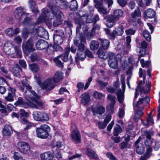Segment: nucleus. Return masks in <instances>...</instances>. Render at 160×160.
Instances as JSON below:
<instances>
[{
  "instance_id": "obj_31",
  "label": "nucleus",
  "mask_w": 160,
  "mask_h": 160,
  "mask_svg": "<svg viewBox=\"0 0 160 160\" xmlns=\"http://www.w3.org/2000/svg\"><path fill=\"white\" fill-rule=\"evenodd\" d=\"M116 94L119 102L122 103L124 99V92H122L121 89L118 90Z\"/></svg>"
},
{
  "instance_id": "obj_61",
  "label": "nucleus",
  "mask_w": 160,
  "mask_h": 160,
  "mask_svg": "<svg viewBox=\"0 0 160 160\" xmlns=\"http://www.w3.org/2000/svg\"><path fill=\"white\" fill-rule=\"evenodd\" d=\"M55 32L56 33L54 36H58L61 37H64V34L62 30H56Z\"/></svg>"
},
{
  "instance_id": "obj_29",
  "label": "nucleus",
  "mask_w": 160,
  "mask_h": 160,
  "mask_svg": "<svg viewBox=\"0 0 160 160\" xmlns=\"http://www.w3.org/2000/svg\"><path fill=\"white\" fill-rule=\"evenodd\" d=\"M108 63L110 67L112 68L116 69L118 67V65L117 58H114L113 59H109Z\"/></svg>"
},
{
  "instance_id": "obj_42",
  "label": "nucleus",
  "mask_w": 160,
  "mask_h": 160,
  "mask_svg": "<svg viewBox=\"0 0 160 160\" xmlns=\"http://www.w3.org/2000/svg\"><path fill=\"white\" fill-rule=\"evenodd\" d=\"M97 53L99 58L104 59H106L108 58V56L106 55L105 52L101 48H100L98 50Z\"/></svg>"
},
{
  "instance_id": "obj_23",
  "label": "nucleus",
  "mask_w": 160,
  "mask_h": 160,
  "mask_svg": "<svg viewBox=\"0 0 160 160\" xmlns=\"http://www.w3.org/2000/svg\"><path fill=\"white\" fill-rule=\"evenodd\" d=\"M155 12L152 9L148 8L144 12L145 17L146 18H152L154 17Z\"/></svg>"
},
{
  "instance_id": "obj_9",
  "label": "nucleus",
  "mask_w": 160,
  "mask_h": 160,
  "mask_svg": "<svg viewBox=\"0 0 160 160\" xmlns=\"http://www.w3.org/2000/svg\"><path fill=\"white\" fill-rule=\"evenodd\" d=\"M79 14L80 17L79 19L81 23L83 24L85 22L90 23L93 22V17L92 15H88L86 12L82 11H80Z\"/></svg>"
},
{
  "instance_id": "obj_57",
  "label": "nucleus",
  "mask_w": 160,
  "mask_h": 160,
  "mask_svg": "<svg viewBox=\"0 0 160 160\" xmlns=\"http://www.w3.org/2000/svg\"><path fill=\"white\" fill-rule=\"evenodd\" d=\"M106 155L111 160H118L117 158L111 152H107L106 153Z\"/></svg>"
},
{
  "instance_id": "obj_32",
  "label": "nucleus",
  "mask_w": 160,
  "mask_h": 160,
  "mask_svg": "<svg viewBox=\"0 0 160 160\" xmlns=\"http://www.w3.org/2000/svg\"><path fill=\"white\" fill-rule=\"evenodd\" d=\"M152 113V112H151L146 121L143 122V125L146 127H148L150 125H152L154 123L153 119L151 117Z\"/></svg>"
},
{
  "instance_id": "obj_33",
  "label": "nucleus",
  "mask_w": 160,
  "mask_h": 160,
  "mask_svg": "<svg viewBox=\"0 0 160 160\" xmlns=\"http://www.w3.org/2000/svg\"><path fill=\"white\" fill-rule=\"evenodd\" d=\"M113 31L116 35L118 36L122 35L124 32L123 27L122 25H120L115 28Z\"/></svg>"
},
{
  "instance_id": "obj_24",
  "label": "nucleus",
  "mask_w": 160,
  "mask_h": 160,
  "mask_svg": "<svg viewBox=\"0 0 160 160\" xmlns=\"http://www.w3.org/2000/svg\"><path fill=\"white\" fill-rule=\"evenodd\" d=\"M108 98L111 101L109 105V109L111 111V112L113 113L114 111L113 107L115 103V97L111 95H108Z\"/></svg>"
},
{
  "instance_id": "obj_50",
  "label": "nucleus",
  "mask_w": 160,
  "mask_h": 160,
  "mask_svg": "<svg viewBox=\"0 0 160 160\" xmlns=\"http://www.w3.org/2000/svg\"><path fill=\"white\" fill-rule=\"evenodd\" d=\"M98 11L101 14L103 15L107 14L109 12L103 6L98 9Z\"/></svg>"
},
{
  "instance_id": "obj_43",
  "label": "nucleus",
  "mask_w": 160,
  "mask_h": 160,
  "mask_svg": "<svg viewBox=\"0 0 160 160\" xmlns=\"http://www.w3.org/2000/svg\"><path fill=\"white\" fill-rule=\"evenodd\" d=\"M42 112L38 111H34L32 113V116L35 120L40 121Z\"/></svg>"
},
{
  "instance_id": "obj_37",
  "label": "nucleus",
  "mask_w": 160,
  "mask_h": 160,
  "mask_svg": "<svg viewBox=\"0 0 160 160\" xmlns=\"http://www.w3.org/2000/svg\"><path fill=\"white\" fill-rule=\"evenodd\" d=\"M64 37L58 36H54L53 37V41L55 45L56 44L60 45L62 43Z\"/></svg>"
},
{
  "instance_id": "obj_10",
  "label": "nucleus",
  "mask_w": 160,
  "mask_h": 160,
  "mask_svg": "<svg viewBox=\"0 0 160 160\" xmlns=\"http://www.w3.org/2000/svg\"><path fill=\"white\" fill-rule=\"evenodd\" d=\"M104 19L106 21V25L109 28H112L118 19L113 14L108 15L104 17Z\"/></svg>"
},
{
  "instance_id": "obj_52",
  "label": "nucleus",
  "mask_w": 160,
  "mask_h": 160,
  "mask_svg": "<svg viewBox=\"0 0 160 160\" xmlns=\"http://www.w3.org/2000/svg\"><path fill=\"white\" fill-rule=\"evenodd\" d=\"M13 157L15 160H25L18 152H15L14 153Z\"/></svg>"
},
{
  "instance_id": "obj_41",
  "label": "nucleus",
  "mask_w": 160,
  "mask_h": 160,
  "mask_svg": "<svg viewBox=\"0 0 160 160\" xmlns=\"http://www.w3.org/2000/svg\"><path fill=\"white\" fill-rule=\"evenodd\" d=\"M131 17L133 19H136L140 17L141 16V13L139 9L135 10L133 12H132L131 14Z\"/></svg>"
},
{
  "instance_id": "obj_6",
  "label": "nucleus",
  "mask_w": 160,
  "mask_h": 160,
  "mask_svg": "<svg viewBox=\"0 0 160 160\" xmlns=\"http://www.w3.org/2000/svg\"><path fill=\"white\" fill-rule=\"evenodd\" d=\"M50 129L49 126L46 124L42 125L40 128H37L36 129L37 136L38 137L45 138L48 136V131Z\"/></svg>"
},
{
  "instance_id": "obj_19",
  "label": "nucleus",
  "mask_w": 160,
  "mask_h": 160,
  "mask_svg": "<svg viewBox=\"0 0 160 160\" xmlns=\"http://www.w3.org/2000/svg\"><path fill=\"white\" fill-rule=\"evenodd\" d=\"M48 46L47 42L43 40H40L38 41L36 44L37 48L40 50L45 49Z\"/></svg>"
},
{
  "instance_id": "obj_34",
  "label": "nucleus",
  "mask_w": 160,
  "mask_h": 160,
  "mask_svg": "<svg viewBox=\"0 0 160 160\" xmlns=\"http://www.w3.org/2000/svg\"><path fill=\"white\" fill-rule=\"evenodd\" d=\"M12 71L13 75L18 77L20 75V72L21 71V69L19 65H16V66L13 67Z\"/></svg>"
},
{
  "instance_id": "obj_54",
  "label": "nucleus",
  "mask_w": 160,
  "mask_h": 160,
  "mask_svg": "<svg viewBox=\"0 0 160 160\" xmlns=\"http://www.w3.org/2000/svg\"><path fill=\"white\" fill-rule=\"evenodd\" d=\"M145 136L146 138V139H152L151 137L153 135V132H152L146 131L144 132Z\"/></svg>"
},
{
  "instance_id": "obj_1",
  "label": "nucleus",
  "mask_w": 160,
  "mask_h": 160,
  "mask_svg": "<svg viewBox=\"0 0 160 160\" xmlns=\"http://www.w3.org/2000/svg\"><path fill=\"white\" fill-rule=\"evenodd\" d=\"M51 9L53 13L47 9H43L42 14L39 17L38 21L39 22H45L49 27L52 25L57 27L62 23V20L61 17L63 13L55 7H52Z\"/></svg>"
},
{
  "instance_id": "obj_22",
  "label": "nucleus",
  "mask_w": 160,
  "mask_h": 160,
  "mask_svg": "<svg viewBox=\"0 0 160 160\" xmlns=\"http://www.w3.org/2000/svg\"><path fill=\"white\" fill-rule=\"evenodd\" d=\"M35 33H37L38 35L40 37L45 38L48 34V32L45 31L44 29L42 27L38 28V30L35 29Z\"/></svg>"
},
{
  "instance_id": "obj_58",
  "label": "nucleus",
  "mask_w": 160,
  "mask_h": 160,
  "mask_svg": "<svg viewBox=\"0 0 160 160\" xmlns=\"http://www.w3.org/2000/svg\"><path fill=\"white\" fill-rule=\"evenodd\" d=\"M107 125L104 121L103 122L99 121L98 122V126L99 129H103L106 127Z\"/></svg>"
},
{
  "instance_id": "obj_44",
  "label": "nucleus",
  "mask_w": 160,
  "mask_h": 160,
  "mask_svg": "<svg viewBox=\"0 0 160 160\" xmlns=\"http://www.w3.org/2000/svg\"><path fill=\"white\" fill-rule=\"evenodd\" d=\"M142 34L145 39L147 42H150L151 40V36L148 31L146 30L142 32Z\"/></svg>"
},
{
  "instance_id": "obj_17",
  "label": "nucleus",
  "mask_w": 160,
  "mask_h": 160,
  "mask_svg": "<svg viewBox=\"0 0 160 160\" xmlns=\"http://www.w3.org/2000/svg\"><path fill=\"white\" fill-rule=\"evenodd\" d=\"M71 138L76 143H79L81 142L80 133L77 130H74L72 132Z\"/></svg>"
},
{
  "instance_id": "obj_2",
  "label": "nucleus",
  "mask_w": 160,
  "mask_h": 160,
  "mask_svg": "<svg viewBox=\"0 0 160 160\" xmlns=\"http://www.w3.org/2000/svg\"><path fill=\"white\" fill-rule=\"evenodd\" d=\"M4 50L6 54L9 55H12L14 58H21L22 52L20 47L13 46L12 43L8 42L5 43L4 46Z\"/></svg>"
},
{
  "instance_id": "obj_20",
  "label": "nucleus",
  "mask_w": 160,
  "mask_h": 160,
  "mask_svg": "<svg viewBox=\"0 0 160 160\" xmlns=\"http://www.w3.org/2000/svg\"><path fill=\"white\" fill-rule=\"evenodd\" d=\"M92 80V77H91L88 79L87 82L86 83L84 87V84L83 83H78L77 85V87L78 88V92H79L80 91V90L83 88L85 90L87 89L89 86L90 83Z\"/></svg>"
},
{
  "instance_id": "obj_45",
  "label": "nucleus",
  "mask_w": 160,
  "mask_h": 160,
  "mask_svg": "<svg viewBox=\"0 0 160 160\" xmlns=\"http://www.w3.org/2000/svg\"><path fill=\"white\" fill-rule=\"evenodd\" d=\"M114 129L113 133L114 135L116 136H117L119 133L122 132V128L120 126L118 125H117L114 127Z\"/></svg>"
},
{
  "instance_id": "obj_35",
  "label": "nucleus",
  "mask_w": 160,
  "mask_h": 160,
  "mask_svg": "<svg viewBox=\"0 0 160 160\" xmlns=\"http://www.w3.org/2000/svg\"><path fill=\"white\" fill-rule=\"evenodd\" d=\"M99 40L101 42L102 47L103 49H107L109 46L110 42L108 40L106 39H99Z\"/></svg>"
},
{
  "instance_id": "obj_8",
  "label": "nucleus",
  "mask_w": 160,
  "mask_h": 160,
  "mask_svg": "<svg viewBox=\"0 0 160 160\" xmlns=\"http://www.w3.org/2000/svg\"><path fill=\"white\" fill-rule=\"evenodd\" d=\"M22 48L24 52L26 53L33 52L34 50L33 47V38H31L28 39L27 42L23 43Z\"/></svg>"
},
{
  "instance_id": "obj_25",
  "label": "nucleus",
  "mask_w": 160,
  "mask_h": 160,
  "mask_svg": "<svg viewBox=\"0 0 160 160\" xmlns=\"http://www.w3.org/2000/svg\"><path fill=\"white\" fill-rule=\"evenodd\" d=\"M81 102L84 105H86L90 101V98L88 93H85L82 95Z\"/></svg>"
},
{
  "instance_id": "obj_51",
  "label": "nucleus",
  "mask_w": 160,
  "mask_h": 160,
  "mask_svg": "<svg viewBox=\"0 0 160 160\" xmlns=\"http://www.w3.org/2000/svg\"><path fill=\"white\" fill-rule=\"evenodd\" d=\"M142 67L144 68H148L150 65V62L148 61H145L143 59H142L140 61Z\"/></svg>"
},
{
  "instance_id": "obj_55",
  "label": "nucleus",
  "mask_w": 160,
  "mask_h": 160,
  "mask_svg": "<svg viewBox=\"0 0 160 160\" xmlns=\"http://www.w3.org/2000/svg\"><path fill=\"white\" fill-rule=\"evenodd\" d=\"M6 34L10 37H12L14 34V30L12 28H9L5 31Z\"/></svg>"
},
{
  "instance_id": "obj_40",
  "label": "nucleus",
  "mask_w": 160,
  "mask_h": 160,
  "mask_svg": "<svg viewBox=\"0 0 160 160\" xmlns=\"http://www.w3.org/2000/svg\"><path fill=\"white\" fill-rule=\"evenodd\" d=\"M99 46L98 42L97 41L92 40L90 44V49L93 50L97 49Z\"/></svg>"
},
{
  "instance_id": "obj_60",
  "label": "nucleus",
  "mask_w": 160,
  "mask_h": 160,
  "mask_svg": "<svg viewBox=\"0 0 160 160\" xmlns=\"http://www.w3.org/2000/svg\"><path fill=\"white\" fill-rule=\"evenodd\" d=\"M93 95L95 98L97 99H100L103 97V94L97 91H95Z\"/></svg>"
},
{
  "instance_id": "obj_3",
  "label": "nucleus",
  "mask_w": 160,
  "mask_h": 160,
  "mask_svg": "<svg viewBox=\"0 0 160 160\" xmlns=\"http://www.w3.org/2000/svg\"><path fill=\"white\" fill-rule=\"evenodd\" d=\"M22 84L23 87L26 88L27 91H25L24 95L27 99H30L33 102L35 98L39 99L40 97L33 90H31V87L27 82L25 78L22 80L21 82Z\"/></svg>"
},
{
  "instance_id": "obj_5",
  "label": "nucleus",
  "mask_w": 160,
  "mask_h": 160,
  "mask_svg": "<svg viewBox=\"0 0 160 160\" xmlns=\"http://www.w3.org/2000/svg\"><path fill=\"white\" fill-rule=\"evenodd\" d=\"M70 52V49L67 47L65 48V52L64 54L58 56L57 58L53 59L54 62L59 67H62L63 66V64L61 61L62 60L64 62H66L68 60L69 53Z\"/></svg>"
},
{
  "instance_id": "obj_7",
  "label": "nucleus",
  "mask_w": 160,
  "mask_h": 160,
  "mask_svg": "<svg viewBox=\"0 0 160 160\" xmlns=\"http://www.w3.org/2000/svg\"><path fill=\"white\" fill-rule=\"evenodd\" d=\"M40 87L43 89L49 91L53 89L55 87V84L52 78H49L42 82L40 85Z\"/></svg>"
},
{
  "instance_id": "obj_30",
  "label": "nucleus",
  "mask_w": 160,
  "mask_h": 160,
  "mask_svg": "<svg viewBox=\"0 0 160 160\" xmlns=\"http://www.w3.org/2000/svg\"><path fill=\"white\" fill-rule=\"evenodd\" d=\"M28 3L32 12L35 13H37L38 12V10L36 2L33 0H29Z\"/></svg>"
},
{
  "instance_id": "obj_46",
  "label": "nucleus",
  "mask_w": 160,
  "mask_h": 160,
  "mask_svg": "<svg viewBox=\"0 0 160 160\" xmlns=\"http://www.w3.org/2000/svg\"><path fill=\"white\" fill-rule=\"evenodd\" d=\"M49 120V116L48 114L45 112H42L40 121H47Z\"/></svg>"
},
{
  "instance_id": "obj_39",
  "label": "nucleus",
  "mask_w": 160,
  "mask_h": 160,
  "mask_svg": "<svg viewBox=\"0 0 160 160\" xmlns=\"http://www.w3.org/2000/svg\"><path fill=\"white\" fill-rule=\"evenodd\" d=\"M148 44L144 41H142L141 43V47L140 48V50L139 53L141 55H143L145 52V49L147 48Z\"/></svg>"
},
{
  "instance_id": "obj_15",
  "label": "nucleus",
  "mask_w": 160,
  "mask_h": 160,
  "mask_svg": "<svg viewBox=\"0 0 160 160\" xmlns=\"http://www.w3.org/2000/svg\"><path fill=\"white\" fill-rule=\"evenodd\" d=\"M2 132L4 136L6 137H10L13 132L11 126L8 124H5Z\"/></svg>"
},
{
  "instance_id": "obj_4",
  "label": "nucleus",
  "mask_w": 160,
  "mask_h": 160,
  "mask_svg": "<svg viewBox=\"0 0 160 160\" xmlns=\"http://www.w3.org/2000/svg\"><path fill=\"white\" fill-rule=\"evenodd\" d=\"M74 43L78 47L77 53V57L75 61L78 63V59L83 61L86 57V50L85 45L83 43H80L79 41L77 40H74Z\"/></svg>"
},
{
  "instance_id": "obj_53",
  "label": "nucleus",
  "mask_w": 160,
  "mask_h": 160,
  "mask_svg": "<svg viewBox=\"0 0 160 160\" xmlns=\"http://www.w3.org/2000/svg\"><path fill=\"white\" fill-rule=\"evenodd\" d=\"M124 107L125 105L122 104L121 105V108L119 109L118 116L120 118H122L124 116Z\"/></svg>"
},
{
  "instance_id": "obj_63",
  "label": "nucleus",
  "mask_w": 160,
  "mask_h": 160,
  "mask_svg": "<svg viewBox=\"0 0 160 160\" xmlns=\"http://www.w3.org/2000/svg\"><path fill=\"white\" fill-rule=\"evenodd\" d=\"M118 3L121 7H124L127 2L126 0H117Z\"/></svg>"
},
{
  "instance_id": "obj_13",
  "label": "nucleus",
  "mask_w": 160,
  "mask_h": 160,
  "mask_svg": "<svg viewBox=\"0 0 160 160\" xmlns=\"http://www.w3.org/2000/svg\"><path fill=\"white\" fill-rule=\"evenodd\" d=\"M25 12L24 8L22 7H18L14 11V15L16 19H20L25 13Z\"/></svg>"
},
{
  "instance_id": "obj_21",
  "label": "nucleus",
  "mask_w": 160,
  "mask_h": 160,
  "mask_svg": "<svg viewBox=\"0 0 160 160\" xmlns=\"http://www.w3.org/2000/svg\"><path fill=\"white\" fill-rule=\"evenodd\" d=\"M86 154L91 159H94L95 160H99V158L95 152L90 148H87Z\"/></svg>"
},
{
  "instance_id": "obj_18",
  "label": "nucleus",
  "mask_w": 160,
  "mask_h": 160,
  "mask_svg": "<svg viewBox=\"0 0 160 160\" xmlns=\"http://www.w3.org/2000/svg\"><path fill=\"white\" fill-rule=\"evenodd\" d=\"M32 108L38 109L39 108L44 106V103L40 101L35 99L33 102H30L28 104Z\"/></svg>"
},
{
  "instance_id": "obj_14",
  "label": "nucleus",
  "mask_w": 160,
  "mask_h": 160,
  "mask_svg": "<svg viewBox=\"0 0 160 160\" xmlns=\"http://www.w3.org/2000/svg\"><path fill=\"white\" fill-rule=\"evenodd\" d=\"M93 115L98 114L101 115L104 113L105 111V108L102 105H98L91 108Z\"/></svg>"
},
{
  "instance_id": "obj_48",
  "label": "nucleus",
  "mask_w": 160,
  "mask_h": 160,
  "mask_svg": "<svg viewBox=\"0 0 160 160\" xmlns=\"http://www.w3.org/2000/svg\"><path fill=\"white\" fill-rule=\"evenodd\" d=\"M30 70L33 72H37L39 70V68L37 64L34 63L29 65Z\"/></svg>"
},
{
  "instance_id": "obj_62",
  "label": "nucleus",
  "mask_w": 160,
  "mask_h": 160,
  "mask_svg": "<svg viewBox=\"0 0 160 160\" xmlns=\"http://www.w3.org/2000/svg\"><path fill=\"white\" fill-rule=\"evenodd\" d=\"M18 113L22 117H28V113L26 112L25 110L24 109H20Z\"/></svg>"
},
{
  "instance_id": "obj_59",
  "label": "nucleus",
  "mask_w": 160,
  "mask_h": 160,
  "mask_svg": "<svg viewBox=\"0 0 160 160\" xmlns=\"http://www.w3.org/2000/svg\"><path fill=\"white\" fill-rule=\"evenodd\" d=\"M64 25L65 28H68L70 31H71V27H72V25L70 22L67 21H65Z\"/></svg>"
},
{
  "instance_id": "obj_16",
  "label": "nucleus",
  "mask_w": 160,
  "mask_h": 160,
  "mask_svg": "<svg viewBox=\"0 0 160 160\" xmlns=\"http://www.w3.org/2000/svg\"><path fill=\"white\" fill-rule=\"evenodd\" d=\"M9 90V92H8V95L5 97V98L7 101L12 102L14 101V98L16 96V90L15 88L10 87Z\"/></svg>"
},
{
  "instance_id": "obj_47",
  "label": "nucleus",
  "mask_w": 160,
  "mask_h": 160,
  "mask_svg": "<svg viewBox=\"0 0 160 160\" xmlns=\"http://www.w3.org/2000/svg\"><path fill=\"white\" fill-rule=\"evenodd\" d=\"M95 32L93 31L92 30L91 31L87 32L86 34V37L87 39L89 40L92 39L95 36Z\"/></svg>"
},
{
  "instance_id": "obj_12",
  "label": "nucleus",
  "mask_w": 160,
  "mask_h": 160,
  "mask_svg": "<svg viewBox=\"0 0 160 160\" xmlns=\"http://www.w3.org/2000/svg\"><path fill=\"white\" fill-rule=\"evenodd\" d=\"M141 138V137H139L135 143L136 152L139 154H142L144 152V147L142 143H140Z\"/></svg>"
},
{
  "instance_id": "obj_56",
  "label": "nucleus",
  "mask_w": 160,
  "mask_h": 160,
  "mask_svg": "<svg viewBox=\"0 0 160 160\" xmlns=\"http://www.w3.org/2000/svg\"><path fill=\"white\" fill-rule=\"evenodd\" d=\"M153 139H145L144 141V144L146 147L151 146L153 142Z\"/></svg>"
},
{
  "instance_id": "obj_27",
  "label": "nucleus",
  "mask_w": 160,
  "mask_h": 160,
  "mask_svg": "<svg viewBox=\"0 0 160 160\" xmlns=\"http://www.w3.org/2000/svg\"><path fill=\"white\" fill-rule=\"evenodd\" d=\"M63 78V75L61 72H56L53 77V80L54 82H59Z\"/></svg>"
},
{
  "instance_id": "obj_49",
  "label": "nucleus",
  "mask_w": 160,
  "mask_h": 160,
  "mask_svg": "<svg viewBox=\"0 0 160 160\" xmlns=\"http://www.w3.org/2000/svg\"><path fill=\"white\" fill-rule=\"evenodd\" d=\"M15 105L17 106H18L24 107V102L23 99L21 97H19L18 100L15 103Z\"/></svg>"
},
{
  "instance_id": "obj_11",
  "label": "nucleus",
  "mask_w": 160,
  "mask_h": 160,
  "mask_svg": "<svg viewBox=\"0 0 160 160\" xmlns=\"http://www.w3.org/2000/svg\"><path fill=\"white\" fill-rule=\"evenodd\" d=\"M18 147L20 152L24 153H28L30 151V147L27 142H19L18 144Z\"/></svg>"
},
{
  "instance_id": "obj_38",
  "label": "nucleus",
  "mask_w": 160,
  "mask_h": 160,
  "mask_svg": "<svg viewBox=\"0 0 160 160\" xmlns=\"http://www.w3.org/2000/svg\"><path fill=\"white\" fill-rule=\"evenodd\" d=\"M123 14L122 10L119 9H118L115 10L113 13V15L119 20L120 18L121 17Z\"/></svg>"
},
{
  "instance_id": "obj_28",
  "label": "nucleus",
  "mask_w": 160,
  "mask_h": 160,
  "mask_svg": "<svg viewBox=\"0 0 160 160\" xmlns=\"http://www.w3.org/2000/svg\"><path fill=\"white\" fill-rule=\"evenodd\" d=\"M142 83V82H140L139 84L138 85L137 87L135 89V95L134 99H133V102H134L135 99L137 98L138 96V90H139L140 92L142 93H146V92L145 91L144 88L143 87H141L140 85Z\"/></svg>"
},
{
  "instance_id": "obj_64",
  "label": "nucleus",
  "mask_w": 160,
  "mask_h": 160,
  "mask_svg": "<svg viewBox=\"0 0 160 160\" xmlns=\"http://www.w3.org/2000/svg\"><path fill=\"white\" fill-rule=\"evenodd\" d=\"M155 145L154 149L155 151L158 150L160 148V141L157 140L155 141Z\"/></svg>"
},
{
  "instance_id": "obj_26",
  "label": "nucleus",
  "mask_w": 160,
  "mask_h": 160,
  "mask_svg": "<svg viewBox=\"0 0 160 160\" xmlns=\"http://www.w3.org/2000/svg\"><path fill=\"white\" fill-rule=\"evenodd\" d=\"M78 5L77 0H71L69 3L67 8H70L71 10L74 11L76 10L78 8Z\"/></svg>"
},
{
  "instance_id": "obj_36",
  "label": "nucleus",
  "mask_w": 160,
  "mask_h": 160,
  "mask_svg": "<svg viewBox=\"0 0 160 160\" xmlns=\"http://www.w3.org/2000/svg\"><path fill=\"white\" fill-rule=\"evenodd\" d=\"M42 160H51L53 157L50 152H46L41 154Z\"/></svg>"
}]
</instances>
